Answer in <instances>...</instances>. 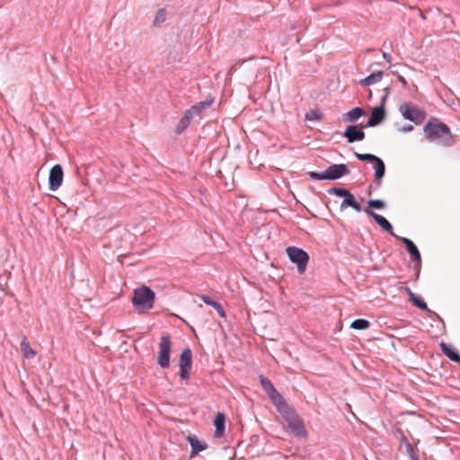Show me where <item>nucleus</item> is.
I'll return each instance as SVG.
<instances>
[{"instance_id": "obj_26", "label": "nucleus", "mask_w": 460, "mask_h": 460, "mask_svg": "<svg viewBox=\"0 0 460 460\" xmlns=\"http://www.w3.org/2000/svg\"><path fill=\"white\" fill-rule=\"evenodd\" d=\"M21 348L26 358H31L36 355L35 350L31 348L26 337L21 341Z\"/></svg>"}, {"instance_id": "obj_39", "label": "nucleus", "mask_w": 460, "mask_h": 460, "mask_svg": "<svg viewBox=\"0 0 460 460\" xmlns=\"http://www.w3.org/2000/svg\"><path fill=\"white\" fill-rule=\"evenodd\" d=\"M412 130H413V126L411 124L405 125L402 128H400V131L404 132V133L411 132Z\"/></svg>"}, {"instance_id": "obj_32", "label": "nucleus", "mask_w": 460, "mask_h": 460, "mask_svg": "<svg viewBox=\"0 0 460 460\" xmlns=\"http://www.w3.org/2000/svg\"><path fill=\"white\" fill-rule=\"evenodd\" d=\"M349 190H348L347 189L336 188V187L331 188L327 190V192L329 194H334L338 197H343V198L349 193Z\"/></svg>"}, {"instance_id": "obj_8", "label": "nucleus", "mask_w": 460, "mask_h": 460, "mask_svg": "<svg viewBox=\"0 0 460 460\" xmlns=\"http://www.w3.org/2000/svg\"><path fill=\"white\" fill-rule=\"evenodd\" d=\"M192 364V352L190 348L182 350L180 356V377L183 380L190 378V371Z\"/></svg>"}, {"instance_id": "obj_24", "label": "nucleus", "mask_w": 460, "mask_h": 460, "mask_svg": "<svg viewBox=\"0 0 460 460\" xmlns=\"http://www.w3.org/2000/svg\"><path fill=\"white\" fill-rule=\"evenodd\" d=\"M384 72L383 71H377L376 73H372L367 77L359 80V84L362 86H368L372 85L374 84H376L380 82L383 78Z\"/></svg>"}, {"instance_id": "obj_21", "label": "nucleus", "mask_w": 460, "mask_h": 460, "mask_svg": "<svg viewBox=\"0 0 460 460\" xmlns=\"http://www.w3.org/2000/svg\"><path fill=\"white\" fill-rule=\"evenodd\" d=\"M396 433L399 435V436H397V438H398V439L400 441L401 447H405L406 453L409 456V457L411 458V457L416 456L417 455L416 452L414 451L411 444L410 443V441L407 438V437L403 434L402 429H398L396 430Z\"/></svg>"}, {"instance_id": "obj_35", "label": "nucleus", "mask_w": 460, "mask_h": 460, "mask_svg": "<svg viewBox=\"0 0 460 460\" xmlns=\"http://www.w3.org/2000/svg\"><path fill=\"white\" fill-rule=\"evenodd\" d=\"M221 317H226V312L223 308V306L217 302L215 306L213 307Z\"/></svg>"}, {"instance_id": "obj_31", "label": "nucleus", "mask_w": 460, "mask_h": 460, "mask_svg": "<svg viewBox=\"0 0 460 460\" xmlns=\"http://www.w3.org/2000/svg\"><path fill=\"white\" fill-rule=\"evenodd\" d=\"M368 208L369 209L375 208V209H383L385 207V201L381 199H370L368 202Z\"/></svg>"}, {"instance_id": "obj_44", "label": "nucleus", "mask_w": 460, "mask_h": 460, "mask_svg": "<svg viewBox=\"0 0 460 460\" xmlns=\"http://www.w3.org/2000/svg\"><path fill=\"white\" fill-rule=\"evenodd\" d=\"M0 289H1V290H4L3 286H2L1 284H0Z\"/></svg>"}, {"instance_id": "obj_16", "label": "nucleus", "mask_w": 460, "mask_h": 460, "mask_svg": "<svg viewBox=\"0 0 460 460\" xmlns=\"http://www.w3.org/2000/svg\"><path fill=\"white\" fill-rule=\"evenodd\" d=\"M260 382H261V385L264 392L267 394V395L269 396L270 401H272L273 399H275L277 396H279L280 394L277 391V389L274 387L271 381L269 380L268 378L264 377L263 376H261Z\"/></svg>"}, {"instance_id": "obj_25", "label": "nucleus", "mask_w": 460, "mask_h": 460, "mask_svg": "<svg viewBox=\"0 0 460 460\" xmlns=\"http://www.w3.org/2000/svg\"><path fill=\"white\" fill-rule=\"evenodd\" d=\"M365 115V111L360 107H355L344 114L345 119L349 121H356L358 119Z\"/></svg>"}, {"instance_id": "obj_7", "label": "nucleus", "mask_w": 460, "mask_h": 460, "mask_svg": "<svg viewBox=\"0 0 460 460\" xmlns=\"http://www.w3.org/2000/svg\"><path fill=\"white\" fill-rule=\"evenodd\" d=\"M171 338L168 335H164L159 343V353L157 362L162 368H167L170 366V352H171Z\"/></svg>"}, {"instance_id": "obj_3", "label": "nucleus", "mask_w": 460, "mask_h": 460, "mask_svg": "<svg viewBox=\"0 0 460 460\" xmlns=\"http://www.w3.org/2000/svg\"><path fill=\"white\" fill-rule=\"evenodd\" d=\"M350 171L345 164H332L322 172H309L308 176L312 180L323 181L330 180L335 181L349 174Z\"/></svg>"}, {"instance_id": "obj_30", "label": "nucleus", "mask_w": 460, "mask_h": 460, "mask_svg": "<svg viewBox=\"0 0 460 460\" xmlns=\"http://www.w3.org/2000/svg\"><path fill=\"white\" fill-rule=\"evenodd\" d=\"M191 119L184 113V116L181 119L178 125L176 126V133H181L190 123Z\"/></svg>"}, {"instance_id": "obj_18", "label": "nucleus", "mask_w": 460, "mask_h": 460, "mask_svg": "<svg viewBox=\"0 0 460 460\" xmlns=\"http://www.w3.org/2000/svg\"><path fill=\"white\" fill-rule=\"evenodd\" d=\"M225 422H226V417L225 414L222 412H217V414L215 417L214 420V425H215V437L216 438H222L225 434Z\"/></svg>"}, {"instance_id": "obj_37", "label": "nucleus", "mask_w": 460, "mask_h": 460, "mask_svg": "<svg viewBox=\"0 0 460 460\" xmlns=\"http://www.w3.org/2000/svg\"><path fill=\"white\" fill-rule=\"evenodd\" d=\"M392 73L398 76V80L401 82V84H402L403 88H406L407 85H408V83H407L406 79L402 75H399L397 72L393 71Z\"/></svg>"}, {"instance_id": "obj_17", "label": "nucleus", "mask_w": 460, "mask_h": 460, "mask_svg": "<svg viewBox=\"0 0 460 460\" xmlns=\"http://www.w3.org/2000/svg\"><path fill=\"white\" fill-rule=\"evenodd\" d=\"M396 238L401 240L404 243L408 252L410 253V255L413 261H420V253L417 246L413 243V242L411 240H410L409 238H406V237H400V236H397Z\"/></svg>"}, {"instance_id": "obj_9", "label": "nucleus", "mask_w": 460, "mask_h": 460, "mask_svg": "<svg viewBox=\"0 0 460 460\" xmlns=\"http://www.w3.org/2000/svg\"><path fill=\"white\" fill-rule=\"evenodd\" d=\"M291 433L296 438H305L307 431L304 420L296 413L290 419L286 420Z\"/></svg>"}, {"instance_id": "obj_6", "label": "nucleus", "mask_w": 460, "mask_h": 460, "mask_svg": "<svg viewBox=\"0 0 460 460\" xmlns=\"http://www.w3.org/2000/svg\"><path fill=\"white\" fill-rule=\"evenodd\" d=\"M399 111L405 119L412 121L416 125L421 124L426 118V113L423 111L410 102L402 104Z\"/></svg>"}, {"instance_id": "obj_42", "label": "nucleus", "mask_w": 460, "mask_h": 460, "mask_svg": "<svg viewBox=\"0 0 460 460\" xmlns=\"http://www.w3.org/2000/svg\"><path fill=\"white\" fill-rule=\"evenodd\" d=\"M410 459H411V460H420V458H419L418 455H416V456H414L411 457Z\"/></svg>"}, {"instance_id": "obj_5", "label": "nucleus", "mask_w": 460, "mask_h": 460, "mask_svg": "<svg viewBox=\"0 0 460 460\" xmlns=\"http://www.w3.org/2000/svg\"><path fill=\"white\" fill-rule=\"evenodd\" d=\"M356 157L360 161H367L375 164V182L376 187H380L382 179L385 173V165L384 161L372 154L355 153Z\"/></svg>"}, {"instance_id": "obj_12", "label": "nucleus", "mask_w": 460, "mask_h": 460, "mask_svg": "<svg viewBox=\"0 0 460 460\" xmlns=\"http://www.w3.org/2000/svg\"><path fill=\"white\" fill-rule=\"evenodd\" d=\"M365 212L370 216L376 222L383 228V230L388 232L394 237H397V235L394 233V228L391 223L383 216L376 214L372 209L365 208Z\"/></svg>"}, {"instance_id": "obj_13", "label": "nucleus", "mask_w": 460, "mask_h": 460, "mask_svg": "<svg viewBox=\"0 0 460 460\" xmlns=\"http://www.w3.org/2000/svg\"><path fill=\"white\" fill-rule=\"evenodd\" d=\"M342 136L347 138L349 143H354L364 140L366 135L362 128H358L355 125H349L342 133Z\"/></svg>"}, {"instance_id": "obj_28", "label": "nucleus", "mask_w": 460, "mask_h": 460, "mask_svg": "<svg viewBox=\"0 0 460 460\" xmlns=\"http://www.w3.org/2000/svg\"><path fill=\"white\" fill-rule=\"evenodd\" d=\"M323 117V114L319 110L315 109L309 110L305 113V119L309 121L321 120Z\"/></svg>"}, {"instance_id": "obj_41", "label": "nucleus", "mask_w": 460, "mask_h": 460, "mask_svg": "<svg viewBox=\"0 0 460 460\" xmlns=\"http://www.w3.org/2000/svg\"><path fill=\"white\" fill-rule=\"evenodd\" d=\"M403 290L409 295V299L411 298V294H414L408 287L403 288Z\"/></svg>"}, {"instance_id": "obj_43", "label": "nucleus", "mask_w": 460, "mask_h": 460, "mask_svg": "<svg viewBox=\"0 0 460 460\" xmlns=\"http://www.w3.org/2000/svg\"><path fill=\"white\" fill-rule=\"evenodd\" d=\"M420 16L422 20H425L426 19V16L424 15V13L422 12H420Z\"/></svg>"}, {"instance_id": "obj_19", "label": "nucleus", "mask_w": 460, "mask_h": 460, "mask_svg": "<svg viewBox=\"0 0 460 460\" xmlns=\"http://www.w3.org/2000/svg\"><path fill=\"white\" fill-rule=\"evenodd\" d=\"M348 207L352 208L357 212H360L362 210L361 205L356 200L354 195L349 191V193L344 197L341 204V208L344 209Z\"/></svg>"}, {"instance_id": "obj_36", "label": "nucleus", "mask_w": 460, "mask_h": 460, "mask_svg": "<svg viewBox=\"0 0 460 460\" xmlns=\"http://www.w3.org/2000/svg\"><path fill=\"white\" fill-rule=\"evenodd\" d=\"M221 317H226V312L223 308V306L217 302L215 306L213 307Z\"/></svg>"}, {"instance_id": "obj_22", "label": "nucleus", "mask_w": 460, "mask_h": 460, "mask_svg": "<svg viewBox=\"0 0 460 460\" xmlns=\"http://www.w3.org/2000/svg\"><path fill=\"white\" fill-rule=\"evenodd\" d=\"M416 307L424 310L428 313V315L429 317L436 316L439 318V315L437 314L435 312L430 310L427 304L420 297H418L415 294H411V298L409 299Z\"/></svg>"}, {"instance_id": "obj_27", "label": "nucleus", "mask_w": 460, "mask_h": 460, "mask_svg": "<svg viewBox=\"0 0 460 460\" xmlns=\"http://www.w3.org/2000/svg\"><path fill=\"white\" fill-rule=\"evenodd\" d=\"M370 326V323L366 319H356L351 324L350 328L354 330H366Z\"/></svg>"}, {"instance_id": "obj_40", "label": "nucleus", "mask_w": 460, "mask_h": 460, "mask_svg": "<svg viewBox=\"0 0 460 460\" xmlns=\"http://www.w3.org/2000/svg\"><path fill=\"white\" fill-rule=\"evenodd\" d=\"M383 58L388 62L391 63V55L387 52H383Z\"/></svg>"}, {"instance_id": "obj_14", "label": "nucleus", "mask_w": 460, "mask_h": 460, "mask_svg": "<svg viewBox=\"0 0 460 460\" xmlns=\"http://www.w3.org/2000/svg\"><path fill=\"white\" fill-rule=\"evenodd\" d=\"M385 119V110L383 105L375 107L371 111L370 118L365 127H376L382 123Z\"/></svg>"}, {"instance_id": "obj_4", "label": "nucleus", "mask_w": 460, "mask_h": 460, "mask_svg": "<svg viewBox=\"0 0 460 460\" xmlns=\"http://www.w3.org/2000/svg\"><path fill=\"white\" fill-rule=\"evenodd\" d=\"M286 253L289 261L296 265L299 274H304L309 261L308 253L302 248L296 246H288L286 249Z\"/></svg>"}, {"instance_id": "obj_15", "label": "nucleus", "mask_w": 460, "mask_h": 460, "mask_svg": "<svg viewBox=\"0 0 460 460\" xmlns=\"http://www.w3.org/2000/svg\"><path fill=\"white\" fill-rule=\"evenodd\" d=\"M212 104V100H206L192 105L185 111V114L192 120L195 117L199 116L201 112Z\"/></svg>"}, {"instance_id": "obj_34", "label": "nucleus", "mask_w": 460, "mask_h": 460, "mask_svg": "<svg viewBox=\"0 0 460 460\" xmlns=\"http://www.w3.org/2000/svg\"><path fill=\"white\" fill-rule=\"evenodd\" d=\"M221 317H226V312L223 308V306L217 302L215 306L213 307Z\"/></svg>"}, {"instance_id": "obj_1", "label": "nucleus", "mask_w": 460, "mask_h": 460, "mask_svg": "<svg viewBox=\"0 0 460 460\" xmlns=\"http://www.w3.org/2000/svg\"><path fill=\"white\" fill-rule=\"evenodd\" d=\"M423 132L429 142L442 146H451L454 144V137L449 127L436 118L430 119L425 124Z\"/></svg>"}, {"instance_id": "obj_2", "label": "nucleus", "mask_w": 460, "mask_h": 460, "mask_svg": "<svg viewBox=\"0 0 460 460\" xmlns=\"http://www.w3.org/2000/svg\"><path fill=\"white\" fill-rule=\"evenodd\" d=\"M155 298V292L150 288L143 286L134 290L131 302L135 309L141 313L154 307Z\"/></svg>"}, {"instance_id": "obj_33", "label": "nucleus", "mask_w": 460, "mask_h": 460, "mask_svg": "<svg viewBox=\"0 0 460 460\" xmlns=\"http://www.w3.org/2000/svg\"><path fill=\"white\" fill-rule=\"evenodd\" d=\"M200 299L208 305H210L212 307L215 306V305L217 303L214 301L208 295H201L199 296Z\"/></svg>"}, {"instance_id": "obj_10", "label": "nucleus", "mask_w": 460, "mask_h": 460, "mask_svg": "<svg viewBox=\"0 0 460 460\" xmlns=\"http://www.w3.org/2000/svg\"><path fill=\"white\" fill-rule=\"evenodd\" d=\"M270 402L285 420L290 419V417L296 413V410L287 402L281 394Z\"/></svg>"}, {"instance_id": "obj_29", "label": "nucleus", "mask_w": 460, "mask_h": 460, "mask_svg": "<svg viewBox=\"0 0 460 460\" xmlns=\"http://www.w3.org/2000/svg\"><path fill=\"white\" fill-rule=\"evenodd\" d=\"M166 10L164 8H160L155 16V19L153 21L154 25H158L165 22L166 20Z\"/></svg>"}, {"instance_id": "obj_23", "label": "nucleus", "mask_w": 460, "mask_h": 460, "mask_svg": "<svg viewBox=\"0 0 460 460\" xmlns=\"http://www.w3.org/2000/svg\"><path fill=\"white\" fill-rule=\"evenodd\" d=\"M188 440L191 447V457L208 447L206 442L199 440L195 436H190Z\"/></svg>"}, {"instance_id": "obj_38", "label": "nucleus", "mask_w": 460, "mask_h": 460, "mask_svg": "<svg viewBox=\"0 0 460 460\" xmlns=\"http://www.w3.org/2000/svg\"><path fill=\"white\" fill-rule=\"evenodd\" d=\"M388 95H389V89H388V87H385V94L382 96L381 103H380V105H383L384 108H385V103L386 102V99H387Z\"/></svg>"}, {"instance_id": "obj_20", "label": "nucleus", "mask_w": 460, "mask_h": 460, "mask_svg": "<svg viewBox=\"0 0 460 460\" xmlns=\"http://www.w3.org/2000/svg\"><path fill=\"white\" fill-rule=\"evenodd\" d=\"M439 347H440V349L441 351L452 361L454 362H456V363H460V355L458 354V352L454 349L452 348L451 345L446 343V342H441L439 344Z\"/></svg>"}, {"instance_id": "obj_11", "label": "nucleus", "mask_w": 460, "mask_h": 460, "mask_svg": "<svg viewBox=\"0 0 460 460\" xmlns=\"http://www.w3.org/2000/svg\"><path fill=\"white\" fill-rule=\"evenodd\" d=\"M63 169L60 164H55L49 171V189L52 191L57 190L63 182Z\"/></svg>"}]
</instances>
